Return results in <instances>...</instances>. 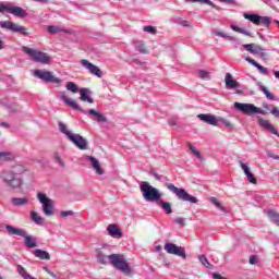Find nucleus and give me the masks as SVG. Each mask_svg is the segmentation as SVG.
I'll return each instance as SVG.
<instances>
[{"label": "nucleus", "mask_w": 279, "mask_h": 279, "mask_svg": "<svg viewBox=\"0 0 279 279\" xmlns=\"http://www.w3.org/2000/svg\"><path fill=\"white\" fill-rule=\"evenodd\" d=\"M25 171V166L16 165L9 170L2 171L0 173V179L8 189L14 191L23 186V179H21L20 175H23Z\"/></svg>", "instance_id": "1"}, {"label": "nucleus", "mask_w": 279, "mask_h": 279, "mask_svg": "<svg viewBox=\"0 0 279 279\" xmlns=\"http://www.w3.org/2000/svg\"><path fill=\"white\" fill-rule=\"evenodd\" d=\"M109 258L112 267L114 269H118V271H121L124 276H132V267H130V264L128 260H125V256L121 254H111L109 256H106L104 253L99 252L97 255V259L100 263V265H106V259Z\"/></svg>", "instance_id": "2"}, {"label": "nucleus", "mask_w": 279, "mask_h": 279, "mask_svg": "<svg viewBox=\"0 0 279 279\" xmlns=\"http://www.w3.org/2000/svg\"><path fill=\"white\" fill-rule=\"evenodd\" d=\"M60 99H62V101H64L66 106H70V108H73V110H77L83 114H87L89 119H93V121H97V123H108V118H106L104 113L95 109H88V110L83 109L82 107H80V105L76 101L71 100V98L66 96V93L60 92Z\"/></svg>", "instance_id": "3"}, {"label": "nucleus", "mask_w": 279, "mask_h": 279, "mask_svg": "<svg viewBox=\"0 0 279 279\" xmlns=\"http://www.w3.org/2000/svg\"><path fill=\"white\" fill-rule=\"evenodd\" d=\"M8 234H15L16 236H22L24 239V245L31 250L37 247L36 238L28 235L26 230L14 228L13 226H5Z\"/></svg>", "instance_id": "4"}, {"label": "nucleus", "mask_w": 279, "mask_h": 279, "mask_svg": "<svg viewBox=\"0 0 279 279\" xmlns=\"http://www.w3.org/2000/svg\"><path fill=\"white\" fill-rule=\"evenodd\" d=\"M22 51H24L26 56H29L33 62H38L39 64H49V62H51V57H49V54L40 50H36L27 46H24L22 47Z\"/></svg>", "instance_id": "5"}, {"label": "nucleus", "mask_w": 279, "mask_h": 279, "mask_svg": "<svg viewBox=\"0 0 279 279\" xmlns=\"http://www.w3.org/2000/svg\"><path fill=\"white\" fill-rule=\"evenodd\" d=\"M140 189L143 193L144 199L147 202H158L162 195L158 192V189L149 185V182L143 181L140 185Z\"/></svg>", "instance_id": "6"}, {"label": "nucleus", "mask_w": 279, "mask_h": 279, "mask_svg": "<svg viewBox=\"0 0 279 279\" xmlns=\"http://www.w3.org/2000/svg\"><path fill=\"white\" fill-rule=\"evenodd\" d=\"M167 189L168 191H171V193L177 195L178 199H181L182 202H190V204H197L198 202L197 197L189 194V192H186V190L184 189H179L172 183H168Z\"/></svg>", "instance_id": "7"}, {"label": "nucleus", "mask_w": 279, "mask_h": 279, "mask_svg": "<svg viewBox=\"0 0 279 279\" xmlns=\"http://www.w3.org/2000/svg\"><path fill=\"white\" fill-rule=\"evenodd\" d=\"M234 108L247 117H252V114H267L265 110L254 106V104L234 102Z\"/></svg>", "instance_id": "8"}, {"label": "nucleus", "mask_w": 279, "mask_h": 279, "mask_svg": "<svg viewBox=\"0 0 279 279\" xmlns=\"http://www.w3.org/2000/svg\"><path fill=\"white\" fill-rule=\"evenodd\" d=\"M0 27L2 29H9V32H13V34H21L22 36H29V33H27V27L21 26L14 22L1 21Z\"/></svg>", "instance_id": "9"}, {"label": "nucleus", "mask_w": 279, "mask_h": 279, "mask_svg": "<svg viewBox=\"0 0 279 279\" xmlns=\"http://www.w3.org/2000/svg\"><path fill=\"white\" fill-rule=\"evenodd\" d=\"M37 199L43 206L44 214L47 217L53 216V199L47 197V194L45 193H38Z\"/></svg>", "instance_id": "10"}, {"label": "nucleus", "mask_w": 279, "mask_h": 279, "mask_svg": "<svg viewBox=\"0 0 279 279\" xmlns=\"http://www.w3.org/2000/svg\"><path fill=\"white\" fill-rule=\"evenodd\" d=\"M34 75L35 77H38V80H43V82H51L52 84H62V80L53 76V74L49 71L35 70Z\"/></svg>", "instance_id": "11"}, {"label": "nucleus", "mask_w": 279, "mask_h": 279, "mask_svg": "<svg viewBox=\"0 0 279 279\" xmlns=\"http://www.w3.org/2000/svg\"><path fill=\"white\" fill-rule=\"evenodd\" d=\"M243 16L244 19H246V21H251V23H254V25H260V23H263V25H265L266 27H269V25H271V19H269L268 16H260L258 14L250 13H244Z\"/></svg>", "instance_id": "12"}, {"label": "nucleus", "mask_w": 279, "mask_h": 279, "mask_svg": "<svg viewBox=\"0 0 279 279\" xmlns=\"http://www.w3.org/2000/svg\"><path fill=\"white\" fill-rule=\"evenodd\" d=\"M163 248L167 251V254H173L174 256L186 258V251L182 246H178L174 243H167Z\"/></svg>", "instance_id": "13"}, {"label": "nucleus", "mask_w": 279, "mask_h": 279, "mask_svg": "<svg viewBox=\"0 0 279 279\" xmlns=\"http://www.w3.org/2000/svg\"><path fill=\"white\" fill-rule=\"evenodd\" d=\"M3 11L9 12V14H13V16H17L19 19H23V16L27 14L25 10L21 7H11L0 3V12Z\"/></svg>", "instance_id": "14"}, {"label": "nucleus", "mask_w": 279, "mask_h": 279, "mask_svg": "<svg viewBox=\"0 0 279 279\" xmlns=\"http://www.w3.org/2000/svg\"><path fill=\"white\" fill-rule=\"evenodd\" d=\"M81 64L84 69H86L92 75H96V77H101L102 73L99 66L93 64L90 61L83 59L81 60Z\"/></svg>", "instance_id": "15"}, {"label": "nucleus", "mask_w": 279, "mask_h": 279, "mask_svg": "<svg viewBox=\"0 0 279 279\" xmlns=\"http://www.w3.org/2000/svg\"><path fill=\"white\" fill-rule=\"evenodd\" d=\"M59 131L61 132V134H65L69 141H85L82 135L73 134L71 131H69L64 122H59Z\"/></svg>", "instance_id": "16"}, {"label": "nucleus", "mask_w": 279, "mask_h": 279, "mask_svg": "<svg viewBox=\"0 0 279 279\" xmlns=\"http://www.w3.org/2000/svg\"><path fill=\"white\" fill-rule=\"evenodd\" d=\"M240 167L244 171V173L251 184H258V180L256 179V177H254L252 171H250V167H247V165H245L243 161L240 160Z\"/></svg>", "instance_id": "17"}, {"label": "nucleus", "mask_w": 279, "mask_h": 279, "mask_svg": "<svg viewBox=\"0 0 279 279\" xmlns=\"http://www.w3.org/2000/svg\"><path fill=\"white\" fill-rule=\"evenodd\" d=\"M225 83H226V88H228V90L239 88V86H240L239 82H236V80H234L232 74H230V73L226 74Z\"/></svg>", "instance_id": "18"}, {"label": "nucleus", "mask_w": 279, "mask_h": 279, "mask_svg": "<svg viewBox=\"0 0 279 279\" xmlns=\"http://www.w3.org/2000/svg\"><path fill=\"white\" fill-rule=\"evenodd\" d=\"M198 119L208 125H217V117L210 113H201L198 114Z\"/></svg>", "instance_id": "19"}, {"label": "nucleus", "mask_w": 279, "mask_h": 279, "mask_svg": "<svg viewBox=\"0 0 279 279\" xmlns=\"http://www.w3.org/2000/svg\"><path fill=\"white\" fill-rule=\"evenodd\" d=\"M245 60L246 62H248V64H252L253 66H255V69H257L259 73H262V75H269V71L267 70V68L260 65V63L256 62V60L250 57H246Z\"/></svg>", "instance_id": "20"}, {"label": "nucleus", "mask_w": 279, "mask_h": 279, "mask_svg": "<svg viewBox=\"0 0 279 279\" xmlns=\"http://www.w3.org/2000/svg\"><path fill=\"white\" fill-rule=\"evenodd\" d=\"M258 123L262 128H264L265 130H268L270 134H278V130L274 128V125L271 124V122H269V120L259 118Z\"/></svg>", "instance_id": "21"}, {"label": "nucleus", "mask_w": 279, "mask_h": 279, "mask_svg": "<svg viewBox=\"0 0 279 279\" xmlns=\"http://www.w3.org/2000/svg\"><path fill=\"white\" fill-rule=\"evenodd\" d=\"M107 231L109 232V235L112 236L113 239H121L123 236V233L117 227V225H109L107 227Z\"/></svg>", "instance_id": "22"}, {"label": "nucleus", "mask_w": 279, "mask_h": 279, "mask_svg": "<svg viewBox=\"0 0 279 279\" xmlns=\"http://www.w3.org/2000/svg\"><path fill=\"white\" fill-rule=\"evenodd\" d=\"M86 159L89 160V162H92V167L93 169H95L98 175H104V169H101V166L99 165V160H97V158L93 156H87Z\"/></svg>", "instance_id": "23"}, {"label": "nucleus", "mask_w": 279, "mask_h": 279, "mask_svg": "<svg viewBox=\"0 0 279 279\" xmlns=\"http://www.w3.org/2000/svg\"><path fill=\"white\" fill-rule=\"evenodd\" d=\"M80 93H81V97H80L81 101H87V104H95V100L90 98V96H88L92 93L90 89L82 88Z\"/></svg>", "instance_id": "24"}, {"label": "nucleus", "mask_w": 279, "mask_h": 279, "mask_svg": "<svg viewBox=\"0 0 279 279\" xmlns=\"http://www.w3.org/2000/svg\"><path fill=\"white\" fill-rule=\"evenodd\" d=\"M265 48L260 47L259 45L253 44V56H259L263 60H267V54L264 52Z\"/></svg>", "instance_id": "25"}, {"label": "nucleus", "mask_w": 279, "mask_h": 279, "mask_svg": "<svg viewBox=\"0 0 279 279\" xmlns=\"http://www.w3.org/2000/svg\"><path fill=\"white\" fill-rule=\"evenodd\" d=\"M216 121H217V125H216L217 128H226L227 130H232V128H234L231 121L226 120L221 117H218Z\"/></svg>", "instance_id": "26"}, {"label": "nucleus", "mask_w": 279, "mask_h": 279, "mask_svg": "<svg viewBox=\"0 0 279 279\" xmlns=\"http://www.w3.org/2000/svg\"><path fill=\"white\" fill-rule=\"evenodd\" d=\"M256 85L258 86L259 90H262V93H264V95L267 97V99H269L270 101L276 100V96H274V94H271L269 92V89H267V87H265L263 85V83L257 82Z\"/></svg>", "instance_id": "27"}, {"label": "nucleus", "mask_w": 279, "mask_h": 279, "mask_svg": "<svg viewBox=\"0 0 279 279\" xmlns=\"http://www.w3.org/2000/svg\"><path fill=\"white\" fill-rule=\"evenodd\" d=\"M36 258H40V260H51V255H49V252L43 251L40 248H37L34 252Z\"/></svg>", "instance_id": "28"}, {"label": "nucleus", "mask_w": 279, "mask_h": 279, "mask_svg": "<svg viewBox=\"0 0 279 279\" xmlns=\"http://www.w3.org/2000/svg\"><path fill=\"white\" fill-rule=\"evenodd\" d=\"M213 34L215 36H219L220 38H227V40H231L233 43H239V39L236 37L229 36L228 34H226L219 29H214Z\"/></svg>", "instance_id": "29"}, {"label": "nucleus", "mask_w": 279, "mask_h": 279, "mask_svg": "<svg viewBox=\"0 0 279 279\" xmlns=\"http://www.w3.org/2000/svg\"><path fill=\"white\" fill-rule=\"evenodd\" d=\"M47 32L48 34H60V33L68 34L69 33L68 29L61 28L60 26H56V25L48 26Z\"/></svg>", "instance_id": "30"}, {"label": "nucleus", "mask_w": 279, "mask_h": 279, "mask_svg": "<svg viewBox=\"0 0 279 279\" xmlns=\"http://www.w3.org/2000/svg\"><path fill=\"white\" fill-rule=\"evenodd\" d=\"M231 29H233V32H236L238 34H243L244 36H248L250 38H254V35L252 34V32L243 28V27H239L236 25H231Z\"/></svg>", "instance_id": "31"}, {"label": "nucleus", "mask_w": 279, "mask_h": 279, "mask_svg": "<svg viewBox=\"0 0 279 279\" xmlns=\"http://www.w3.org/2000/svg\"><path fill=\"white\" fill-rule=\"evenodd\" d=\"M12 204L13 206H26V204H29V196L12 198Z\"/></svg>", "instance_id": "32"}, {"label": "nucleus", "mask_w": 279, "mask_h": 279, "mask_svg": "<svg viewBox=\"0 0 279 279\" xmlns=\"http://www.w3.org/2000/svg\"><path fill=\"white\" fill-rule=\"evenodd\" d=\"M31 217H32L34 223H36L37 226H44V223H45V218H43L41 216H39L38 213H36V211H31Z\"/></svg>", "instance_id": "33"}, {"label": "nucleus", "mask_w": 279, "mask_h": 279, "mask_svg": "<svg viewBox=\"0 0 279 279\" xmlns=\"http://www.w3.org/2000/svg\"><path fill=\"white\" fill-rule=\"evenodd\" d=\"M159 206L162 208L166 215H171V213H173V209L171 208V203L169 202L159 201Z\"/></svg>", "instance_id": "34"}, {"label": "nucleus", "mask_w": 279, "mask_h": 279, "mask_svg": "<svg viewBox=\"0 0 279 279\" xmlns=\"http://www.w3.org/2000/svg\"><path fill=\"white\" fill-rule=\"evenodd\" d=\"M268 217L270 221H272V223H276V226H279V214L276 210L270 209L268 211Z\"/></svg>", "instance_id": "35"}, {"label": "nucleus", "mask_w": 279, "mask_h": 279, "mask_svg": "<svg viewBox=\"0 0 279 279\" xmlns=\"http://www.w3.org/2000/svg\"><path fill=\"white\" fill-rule=\"evenodd\" d=\"M66 90H69L70 93H80V87L77 86V84L73 83V82H68L65 85Z\"/></svg>", "instance_id": "36"}, {"label": "nucleus", "mask_w": 279, "mask_h": 279, "mask_svg": "<svg viewBox=\"0 0 279 279\" xmlns=\"http://www.w3.org/2000/svg\"><path fill=\"white\" fill-rule=\"evenodd\" d=\"M187 145L190 147V151H192V154H194V156H196V158H198V160H204L202 153H199V150H197V148L195 146H193L192 144H187Z\"/></svg>", "instance_id": "37"}, {"label": "nucleus", "mask_w": 279, "mask_h": 279, "mask_svg": "<svg viewBox=\"0 0 279 279\" xmlns=\"http://www.w3.org/2000/svg\"><path fill=\"white\" fill-rule=\"evenodd\" d=\"M135 49L140 51V53H147V48H145V44L143 41H136Z\"/></svg>", "instance_id": "38"}, {"label": "nucleus", "mask_w": 279, "mask_h": 279, "mask_svg": "<svg viewBox=\"0 0 279 279\" xmlns=\"http://www.w3.org/2000/svg\"><path fill=\"white\" fill-rule=\"evenodd\" d=\"M0 160L2 162H5L8 160H12V153H8V151H0Z\"/></svg>", "instance_id": "39"}, {"label": "nucleus", "mask_w": 279, "mask_h": 279, "mask_svg": "<svg viewBox=\"0 0 279 279\" xmlns=\"http://www.w3.org/2000/svg\"><path fill=\"white\" fill-rule=\"evenodd\" d=\"M143 32H146V34H151L153 36H155V34H158V29L151 25L144 26Z\"/></svg>", "instance_id": "40"}, {"label": "nucleus", "mask_w": 279, "mask_h": 279, "mask_svg": "<svg viewBox=\"0 0 279 279\" xmlns=\"http://www.w3.org/2000/svg\"><path fill=\"white\" fill-rule=\"evenodd\" d=\"M198 260L199 263H202L204 267H207V268L213 267V265H210V263L208 262V258L206 257V255H199Z\"/></svg>", "instance_id": "41"}, {"label": "nucleus", "mask_w": 279, "mask_h": 279, "mask_svg": "<svg viewBox=\"0 0 279 279\" xmlns=\"http://www.w3.org/2000/svg\"><path fill=\"white\" fill-rule=\"evenodd\" d=\"M73 143L78 147V149H86L88 147V142L86 141H73Z\"/></svg>", "instance_id": "42"}, {"label": "nucleus", "mask_w": 279, "mask_h": 279, "mask_svg": "<svg viewBox=\"0 0 279 279\" xmlns=\"http://www.w3.org/2000/svg\"><path fill=\"white\" fill-rule=\"evenodd\" d=\"M198 77H201V80H210V72L205 70H199Z\"/></svg>", "instance_id": "43"}, {"label": "nucleus", "mask_w": 279, "mask_h": 279, "mask_svg": "<svg viewBox=\"0 0 279 279\" xmlns=\"http://www.w3.org/2000/svg\"><path fill=\"white\" fill-rule=\"evenodd\" d=\"M54 162L59 163L62 168L66 167V163L62 160L60 153H54Z\"/></svg>", "instance_id": "44"}, {"label": "nucleus", "mask_w": 279, "mask_h": 279, "mask_svg": "<svg viewBox=\"0 0 279 279\" xmlns=\"http://www.w3.org/2000/svg\"><path fill=\"white\" fill-rule=\"evenodd\" d=\"M210 202H211V204L215 205L216 208H220V210H223V206H221V203H219V201L217 198L213 197L210 199Z\"/></svg>", "instance_id": "45"}, {"label": "nucleus", "mask_w": 279, "mask_h": 279, "mask_svg": "<svg viewBox=\"0 0 279 279\" xmlns=\"http://www.w3.org/2000/svg\"><path fill=\"white\" fill-rule=\"evenodd\" d=\"M201 3H206V5H210V8H215V10H219V7H217L213 1L210 0H201Z\"/></svg>", "instance_id": "46"}, {"label": "nucleus", "mask_w": 279, "mask_h": 279, "mask_svg": "<svg viewBox=\"0 0 279 279\" xmlns=\"http://www.w3.org/2000/svg\"><path fill=\"white\" fill-rule=\"evenodd\" d=\"M44 271L46 274L50 275L51 278H53V279H60V277L58 275H56L53 271L49 270V268H47V267H44Z\"/></svg>", "instance_id": "47"}, {"label": "nucleus", "mask_w": 279, "mask_h": 279, "mask_svg": "<svg viewBox=\"0 0 279 279\" xmlns=\"http://www.w3.org/2000/svg\"><path fill=\"white\" fill-rule=\"evenodd\" d=\"M132 64H133V66H145V62H143L138 59H133Z\"/></svg>", "instance_id": "48"}, {"label": "nucleus", "mask_w": 279, "mask_h": 279, "mask_svg": "<svg viewBox=\"0 0 279 279\" xmlns=\"http://www.w3.org/2000/svg\"><path fill=\"white\" fill-rule=\"evenodd\" d=\"M242 47L244 49H246V51H248L250 53H252L253 49H254V44H244L242 45Z\"/></svg>", "instance_id": "49"}, {"label": "nucleus", "mask_w": 279, "mask_h": 279, "mask_svg": "<svg viewBox=\"0 0 279 279\" xmlns=\"http://www.w3.org/2000/svg\"><path fill=\"white\" fill-rule=\"evenodd\" d=\"M60 215L61 217H72L73 210L61 211Z\"/></svg>", "instance_id": "50"}, {"label": "nucleus", "mask_w": 279, "mask_h": 279, "mask_svg": "<svg viewBox=\"0 0 279 279\" xmlns=\"http://www.w3.org/2000/svg\"><path fill=\"white\" fill-rule=\"evenodd\" d=\"M175 223H179V226H184V218L182 217L177 218Z\"/></svg>", "instance_id": "51"}, {"label": "nucleus", "mask_w": 279, "mask_h": 279, "mask_svg": "<svg viewBox=\"0 0 279 279\" xmlns=\"http://www.w3.org/2000/svg\"><path fill=\"white\" fill-rule=\"evenodd\" d=\"M250 265H256V255L250 257Z\"/></svg>", "instance_id": "52"}, {"label": "nucleus", "mask_w": 279, "mask_h": 279, "mask_svg": "<svg viewBox=\"0 0 279 279\" xmlns=\"http://www.w3.org/2000/svg\"><path fill=\"white\" fill-rule=\"evenodd\" d=\"M181 25L183 27H191V23H189V21H186V20L181 21Z\"/></svg>", "instance_id": "53"}, {"label": "nucleus", "mask_w": 279, "mask_h": 279, "mask_svg": "<svg viewBox=\"0 0 279 279\" xmlns=\"http://www.w3.org/2000/svg\"><path fill=\"white\" fill-rule=\"evenodd\" d=\"M186 3H202V0H185Z\"/></svg>", "instance_id": "54"}, {"label": "nucleus", "mask_w": 279, "mask_h": 279, "mask_svg": "<svg viewBox=\"0 0 279 279\" xmlns=\"http://www.w3.org/2000/svg\"><path fill=\"white\" fill-rule=\"evenodd\" d=\"M221 3H234V0H219Z\"/></svg>", "instance_id": "55"}, {"label": "nucleus", "mask_w": 279, "mask_h": 279, "mask_svg": "<svg viewBox=\"0 0 279 279\" xmlns=\"http://www.w3.org/2000/svg\"><path fill=\"white\" fill-rule=\"evenodd\" d=\"M169 125H178V123L175 122V120H169Z\"/></svg>", "instance_id": "56"}, {"label": "nucleus", "mask_w": 279, "mask_h": 279, "mask_svg": "<svg viewBox=\"0 0 279 279\" xmlns=\"http://www.w3.org/2000/svg\"><path fill=\"white\" fill-rule=\"evenodd\" d=\"M257 36L260 38V40H265V36L260 33H257Z\"/></svg>", "instance_id": "57"}, {"label": "nucleus", "mask_w": 279, "mask_h": 279, "mask_svg": "<svg viewBox=\"0 0 279 279\" xmlns=\"http://www.w3.org/2000/svg\"><path fill=\"white\" fill-rule=\"evenodd\" d=\"M274 75H275L276 80H279V71H275Z\"/></svg>", "instance_id": "58"}, {"label": "nucleus", "mask_w": 279, "mask_h": 279, "mask_svg": "<svg viewBox=\"0 0 279 279\" xmlns=\"http://www.w3.org/2000/svg\"><path fill=\"white\" fill-rule=\"evenodd\" d=\"M268 156H270V158H274L275 160H278V158H279L278 155L274 156V155H271V154H268Z\"/></svg>", "instance_id": "59"}, {"label": "nucleus", "mask_w": 279, "mask_h": 279, "mask_svg": "<svg viewBox=\"0 0 279 279\" xmlns=\"http://www.w3.org/2000/svg\"><path fill=\"white\" fill-rule=\"evenodd\" d=\"M0 125L1 128H8V122H2Z\"/></svg>", "instance_id": "60"}, {"label": "nucleus", "mask_w": 279, "mask_h": 279, "mask_svg": "<svg viewBox=\"0 0 279 279\" xmlns=\"http://www.w3.org/2000/svg\"><path fill=\"white\" fill-rule=\"evenodd\" d=\"M3 49V40L0 39V50Z\"/></svg>", "instance_id": "61"}, {"label": "nucleus", "mask_w": 279, "mask_h": 279, "mask_svg": "<svg viewBox=\"0 0 279 279\" xmlns=\"http://www.w3.org/2000/svg\"><path fill=\"white\" fill-rule=\"evenodd\" d=\"M33 1H37L38 3H43V1H45V0H33Z\"/></svg>", "instance_id": "62"}, {"label": "nucleus", "mask_w": 279, "mask_h": 279, "mask_svg": "<svg viewBox=\"0 0 279 279\" xmlns=\"http://www.w3.org/2000/svg\"><path fill=\"white\" fill-rule=\"evenodd\" d=\"M157 250H160V246H158Z\"/></svg>", "instance_id": "63"}, {"label": "nucleus", "mask_w": 279, "mask_h": 279, "mask_svg": "<svg viewBox=\"0 0 279 279\" xmlns=\"http://www.w3.org/2000/svg\"><path fill=\"white\" fill-rule=\"evenodd\" d=\"M0 279H1V276H0Z\"/></svg>", "instance_id": "64"}]
</instances>
